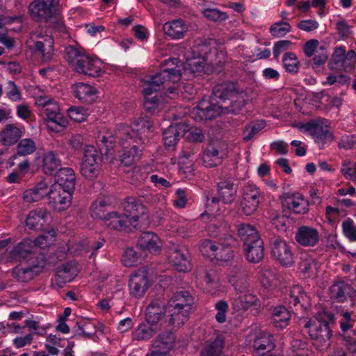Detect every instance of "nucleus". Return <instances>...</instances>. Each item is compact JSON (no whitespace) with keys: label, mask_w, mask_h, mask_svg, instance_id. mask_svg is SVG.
I'll use <instances>...</instances> for the list:
<instances>
[{"label":"nucleus","mask_w":356,"mask_h":356,"mask_svg":"<svg viewBox=\"0 0 356 356\" xmlns=\"http://www.w3.org/2000/svg\"><path fill=\"white\" fill-rule=\"evenodd\" d=\"M39 266L29 268L27 266H17L13 269L12 275L17 281L27 282L38 275Z\"/></svg>","instance_id":"nucleus-41"},{"label":"nucleus","mask_w":356,"mask_h":356,"mask_svg":"<svg viewBox=\"0 0 356 356\" xmlns=\"http://www.w3.org/2000/svg\"><path fill=\"white\" fill-rule=\"evenodd\" d=\"M119 142L124 148L123 152L120 156L121 164L124 166H131L136 161L139 160L144 149L143 143H133V140H129L128 143L125 140H119Z\"/></svg>","instance_id":"nucleus-15"},{"label":"nucleus","mask_w":356,"mask_h":356,"mask_svg":"<svg viewBox=\"0 0 356 356\" xmlns=\"http://www.w3.org/2000/svg\"><path fill=\"white\" fill-rule=\"evenodd\" d=\"M74 268L70 264H63L58 267L56 280L61 283H67L74 278Z\"/></svg>","instance_id":"nucleus-52"},{"label":"nucleus","mask_w":356,"mask_h":356,"mask_svg":"<svg viewBox=\"0 0 356 356\" xmlns=\"http://www.w3.org/2000/svg\"><path fill=\"white\" fill-rule=\"evenodd\" d=\"M260 197V190L255 185L248 184L245 186L241 201V207L245 215L250 216L257 210Z\"/></svg>","instance_id":"nucleus-12"},{"label":"nucleus","mask_w":356,"mask_h":356,"mask_svg":"<svg viewBox=\"0 0 356 356\" xmlns=\"http://www.w3.org/2000/svg\"><path fill=\"white\" fill-rule=\"evenodd\" d=\"M334 316L332 314L323 312L319 318L307 321L305 327L308 330L309 337L315 344L322 349L330 346L332 336L330 325L334 323Z\"/></svg>","instance_id":"nucleus-3"},{"label":"nucleus","mask_w":356,"mask_h":356,"mask_svg":"<svg viewBox=\"0 0 356 356\" xmlns=\"http://www.w3.org/2000/svg\"><path fill=\"white\" fill-rule=\"evenodd\" d=\"M54 1L55 0H33L28 7L29 14L37 22H51L56 19V15Z\"/></svg>","instance_id":"nucleus-7"},{"label":"nucleus","mask_w":356,"mask_h":356,"mask_svg":"<svg viewBox=\"0 0 356 356\" xmlns=\"http://www.w3.org/2000/svg\"><path fill=\"white\" fill-rule=\"evenodd\" d=\"M150 286L147 272L140 268L132 273L129 278V289L132 297L139 298L143 296Z\"/></svg>","instance_id":"nucleus-10"},{"label":"nucleus","mask_w":356,"mask_h":356,"mask_svg":"<svg viewBox=\"0 0 356 356\" xmlns=\"http://www.w3.org/2000/svg\"><path fill=\"white\" fill-rule=\"evenodd\" d=\"M106 226L116 230H124L128 227L129 220L125 216H121L117 212H110L103 218Z\"/></svg>","instance_id":"nucleus-42"},{"label":"nucleus","mask_w":356,"mask_h":356,"mask_svg":"<svg viewBox=\"0 0 356 356\" xmlns=\"http://www.w3.org/2000/svg\"><path fill=\"white\" fill-rule=\"evenodd\" d=\"M188 29V25L181 19L165 22L163 26L164 33L173 39L184 38Z\"/></svg>","instance_id":"nucleus-27"},{"label":"nucleus","mask_w":356,"mask_h":356,"mask_svg":"<svg viewBox=\"0 0 356 356\" xmlns=\"http://www.w3.org/2000/svg\"><path fill=\"white\" fill-rule=\"evenodd\" d=\"M223 152H220L216 144L210 143L202 155V162L205 167L212 168L221 163Z\"/></svg>","instance_id":"nucleus-32"},{"label":"nucleus","mask_w":356,"mask_h":356,"mask_svg":"<svg viewBox=\"0 0 356 356\" xmlns=\"http://www.w3.org/2000/svg\"><path fill=\"white\" fill-rule=\"evenodd\" d=\"M234 257V251L229 246L219 245L216 253H215V259L219 261L220 264L227 263L233 259Z\"/></svg>","instance_id":"nucleus-60"},{"label":"nucleus","mask_w":356,"mask_h":356,"mask_svg":"<svg viewBox=\"0 0 356 356\" xmlns=\"http://www.w3.org/2000/svg\"><path fill=\"white\" fill-rule=\"evenodd\" d=\"M290 31L291 25L285 22L275 23L270 28V33L276 38L283 37Z\"/></svg>","instance_id":"nucleus-63"},{"label":"nucleus","mask_w":356,"mask_h":356,"mask_svg":"<svg viewBox=\"0 0 356 356\" xmlns=\"http://www.w3.org/2000/svg\"><path fill=\"white\" fill-rule=\"evenodd\" d=\"M282 61L286 72L292 74L298 72L300 63L295 54L292 52L285 53Z\"/></svg>","instance_id":"nucleus-58"},{"label":"nucleus","mask_w":356,"mask_h":356,"mask_svg":"<svg viewBox=\"0 0 356 356\" xmlns=\"http://www.w3.org/2000/svg\"><path fill=\"white\" fill-rule=\"evenodd\" d=\"M291 318L289 312L284 306H278L274 308L271 318V322L276 327L284 328L288 325Z\"/></svg>","instance_id":"nucleus-43"},{"label":"nucleus","mask_w":356,"mask_h":356,"mask_svg":"<svg viewBox=\"0 0 356 356\" xmlns=\"http://www.w3.org/2000/svg\"><path fill=\"white\" fill-rule=\"evenodd\" d=\"M168 257L177 270L186 272L191 268L189 252L185 247L172 244L168 248Z\"/></svg>","instance_id":"nucleus-11"},{"label":"nucleus","mask_w":356,"mask_h":356,"mask_svg":"<svg viewBox=\"0 0 356 356\" xmlns=\"http://www.w3.org/2000/svg\"><path fill=\"white\" fill-rule=\"evenodd\" d=\"M206 65V60L204 57L198 56L187 58L185 63V70L192 74H198L203 71Z\"/></svg>","instance_id":"nucleus-55"},{"label":"nucleus","mask_w":356,"mask_h":356,"mask_svg":"<svg viewBox=\"0 0 356 356\" xmlns=\"http://www.w3.org/2000/svg\"><path fill=\"white\" fill-rule=\"evenodd\" d=\"M345 52L346 49L343 46L335 48L329 64L330 69H341L343 70Z\"/></svg>","instance_id":"nucleus-57"},{"label":"nucleus","mask_w":356,"mask_h":356,"mask_svg":"<svg viewBox=\"0 0 356 356\" xmlns=\"http://www.w3.org/2000/svg\"><path fill=\"white\" fill-rule=\"evenodd\" d=\"M197 152L194 149L186 148L180 154V164L185 172H191L193 170V165L196 159Z\"/></svg>","instance_id":"nucleus-49"},{"label":"nucleus","mask_w":356,"mask_h":356,"mask_svg":"<svg viewBox=\"0 0 356 356\" xmlns=\"http://www.w3.org/2000/svg\"><path fill=\"white\" fill-rule=\"evenodd\" d=\"M240 91L237 89L235 83L232 82L222 83L215 86L213 94L214 98L219 99L222 101V104L227 103V101L238 93Z\"/></svg>","instance_id":"nucleus-24"},{"label":"nucleus","mask_w":356,"mask_h":356,"mask_svg":"<svg viewBox=\"0 0 356 356\" xmlns=\"http://www.w3.org/2000/svg\"><path fill=\"white\" fill-rule=\"evenodd\" d=\"M100 169V154L94 146H86L81 163V174L88 179H93L98 176Z\"/></svg>","instance_id":"nucleus-6"},{"label":"nucleus","mask_w":356,"mask_h":356,"mask_svg":"<svg viewBox=\"0 0 356 356\" xmlns=\"http://www.w3.org/2000/svg\"><path fill=\"white\" fill-rule=\"evenodd\" d=\"M319 233L312 227L307 225L300 226L296 233V241L305 247H314L319 242Z\"/></svg>","instance_id":"nucleus-17"},{"label":"nucleus","mask_w":356,"mask_h":356,"mask_svg":"<svg viewBox=\"0 0 356 356\" xmlns=\"http://www.w3.org/2000/svg\"><path fill=\"white\" fill-rule=\"evenodd\" d=\"M229 281L237 293L236 296L248 292L249 284L244 276H232Z\"/></svg>","instance_id":"nucleus-62"},{"label":"nucleus","mask_w":356,"mask_h":356,"mask_svg":"<svg viewBox=\"0 0 356 356\" xmlns=\"http://www.w3.org/2000/svg\"><path fill=\"white\" fill-rule=\"evenodd\" d=\"M266 126L264 121H257L247 124L243 133V140L248 141Z\"/></svg>","instance_id":"nucleus-59"},{"label":"nucleus","mask_w":356,"mask_h":356,"mask_svg":"<svg viewBox=\"0 0 356 356\" xmlns=\"http://www.w3.org/2000/svg\"><path fill=\"white\" fill-rule=\"evenodd\" d=\"M49 129L55 132L60 131L67 125V120L62 113L54 115L44 120Z\"/></svg>","instance_id":"nucleus-54"},{"label":"nucleus","mask_w":356,"mask_h":356,"mask_svg":"<svg viewBox=\"0 0 356 356\" xmlns=\"http://www.w3.org/2000/svg\"><path fill=\"white\" fill-rule=\"evenodd\" d=\"M246 259L251 263H258L264 256V242L261 238L244 245Z\"/></svg>","instance_id":"nucleus-30"},{"label":"nucleus","mask_w":356,"mask_h":356,"mask_svg":"<svg viewBox=\"0 0 356 356\" xmlns=\"http://www.w3.org/2000/svg\"><path fill=\"white\" fill-rule=\"evenodd\" d=\"M225 340L222 335L208 341L202 350V356H222Z\"/></svg>","instance_id":"nucleus-39"},{"label":"nucleus","mask_w":356,"mask_h":356,"mask_svg":"<svg viewBox=\"0 0 356 356\" xmlns=\"http://www.w3.org/2000/svg\"><path fill=\"white\" fill-rule=\"evenodd\" d=\"M170 319L169 323L174 327H179L188 319L191 311L182 309L172 308L169 309Z\"/></svg>","instance_id":"nucleus-45"},{"label":"nucleus","mask_w":356,"mask_h":356,"mask_svg":"<svg viewBox=\"0 0 356 356\" xmlns=\"http://www.w3.org/2000/svg\"><path fill=\"white\" fill-rule=\"evenodd\" d=\"M121 205L129 224L136 227L140 218L144 217L147 213V209L142 201L134 197H128L123 200Z\"/></svg>","instance_id":"nucleus-9"},{"label":"nucleus","mask_w":356,"mask_h":356,"mask_svg":"<svg viewBox=\"0 0 356 356\" xmlns=\"http://www.w3.org/2000/svg\"><path fill=\"white\" fill-rule=\"evenodd\" d=\"M160 240L153 232H147L140 234L138 240V246L151 253H156L160 248Z\"/></svg>","instance_id":"nucleus-29"},{"label":"nucleus","mask_w":356,"mask_h":356,"mask_svg":"<svg viewBox=\"0 0 356 356\" xmlns=\"http://www.w3.org/2000/svg\"><path fill=\"white\" fill-rule=\"evenodd\" d=\"M305 129L317 140L327 138L331 136L329 126L322 120H314L305 124Z\"/></svg>","instance_id":"nucleus-35"},{"label":"nucleus","mask_w":356,"mask_h":356,"mask_svg":"<svg viewBox=\"0 0 356 356\" xmlns=\"http://www.w3.org/2000/svg\"><path fill=\"white\" fill-rule=\"evenodd\" d=\"M186 131L184 126L176 124L169 126L163 133V140L166 147H174Z\"/></svg>","instance_id":"nucleus-28"},{"label":"nucleus","mask_w":356,"mask_h":356,"mask_svg":"<svg viewBox=\"0 0 356 356\" xmlns=\"http://www.w3.org/2000/svg\"><path fill=\"white\" fill-rule=\"evenodd\" d=\"M76 177L74 170L70 168H60L55 175V182L52 185L74 192Z\"/></svg>","instance_id":"nucleus-21"},{"label":"nucleus","mask_w":356,"mask_h":356,"mask_svg":"<svg viewBox=\"0 0 356 356\" xmlns=\"http://www.w3.org/2000/svg\"><path fill=\"white\" fill-rule=\"evenodd\" d=\"M268 241L272 257L281 265L290 266L294 263V254L288 242L276 235L270 236Z\"/></svg>","instance_id":"nucleus-5"},{"label":"nucleus","mask_w":356,"mask_h":356,"mask_svg":"<svg viewBox=\"0 0 356 356\" xmlns=\"http://www.w3.org/2000/svg\"><path fill=\"white\" fill-rule=\"evenodd\" d=\"M225 113L223 104L216 102L215 98L211 100L202 99L191 112V118L196 121L211 120Z\"/></svg>","instance_id":"nucleus-8"},{"label":"nucleus","mask_w":356,"mask_h":356,"mask_svg":"<svg viewBox=\"0 0 356 356\" xmlns=\"http://www.w3.org/2000/svg\"><path fill=\"white\" fill-rule=\"evenodd\" d=\"M35 249V243L31 240H24L16 245L10 252V259L19 261L26 258L33 253Z\"/></svg>","instance_id":"nucleus-34"},{"label":"nucleus","mask_w":356,"mask_h":356,"mask_svg":"<svg viewBox=\"0 0 356 356\" xmlns=\"http://www.w3.org/2000/svg\"><path fill=\"white\" fill-rule=\"evenodd\" d=\"M22 136V131L14 124H7L0 134V140L5 146L14 145Z\"/></svg>","instance_id":"nucleus-38"},{"label":"nucleus","mask_w":356,"mask_h":356,"mask_svg":"<svg viewBox=\"0 0 356 356\" xmlns=\"http://www.w3.org/2000/svg\"><path fill=\"white\" fill-rule=\"evenodd\" d=\"M175 342V337L170 332H165L159 334L153 341L152 352H158L168 356V353L173 347Z\"/></svg>","instance_id":"nucleus-26"},{"label":"nucleus","mask_w":356,"mask_h":356,"mask_svg":"<svg viewBox=\"0 0 356 356\" xmlns=\"http://www.w3.org/2000/svg\"><path fill=\"white\" fill-rule=\"evenodd\" d=\"M342 230L345 236L350 241H356V226L351 219L346 220L342 222Z\"/></svg>","instance_id":"nucleus-64"},{"label":"nucleus","mask_w":356,"mask_h":356,"mask_svg":"<svg viewBox=\"0 0 356 356\" xmlns=\"http://www.w3.org/2000/svg\"><path fill=\"white\" fill-rule=\"evenodd\" d=\"M166 305L161 298L152 300L145 310V318L148 323L156 324L164 316Z\"/></svg>","instance_id":"nucleus-19"},{"label":"nucleus","mask_w":356,"mask_h":356,"mask_svg":"<svg viewBox=\"0 0 356 356\" xmlns=\"http://www.w3.org/2000/svg\"><path fill=\"white\" fill-rule=\"evenodd\" d=\"M156 332L149 323H141L132 332V339L136 341L148 340L155 334Z\"/></svg>","instance_id":"nucleus-47"},{"label":"nucleus","mask_w":356,"mask_h":356,"mask_svg":"<svg viewBox=\"0 0 356 356\" xmlns=\"http://www.w3.org/2000/svg\"><path fill=\"white\" fill-rule=\"evenodd\" d=\"M35 104L40 108L41 115L44 117V120L61 113L57 102L49 96L37 97Z\"/></svg>","instance_id":"nucleus-22"},{"label":"nucleus","mask_w":356,"mask_h":356,"mask_svg":"<svg viewBox=\"0 0 356 356\" xmlns=\"http://www.w3.org/2000/svg\"><path fill=\"white\" fill-rule=\"evenodd\" d=\"M65 58L72 70L79 74L97 77L103 73L100 62L78 47L72 45L66 47Z\"/></svg>","instance_id":"nucleus-1"},{"label":"nucleus","mask_w":356,"mask_h":356,"mask_svg":"<svg viewBox=\"0 0 356 356\" xmlns=\"http://www.w3.org/2000/svg\"><path fill=\"white\" fill-rule=\"evenodd\" d=\"M36 149L35 142L29 138L21 140L17 146V153L13 155V159L18 156H26L33 153Z\"/></svg>","instance_id":"nucleus-56"},{"label":"nucleus","mask_w":356,"mask_h":356,"mask_svg":"<svg viewBox=\"0 0 356 356\" xmlns=\"http://www.w3.org/2000/svg\"><path fill=\"white\" fill-rule=\"evenodd\" d=\"M308 300L309 297L302 286L297 285L291 289L289 299L290 304H293L294 306L300 304L302 307H304L308 302Z\"/></svg>","instance_id":"nucleus-46"},{"label":"nucleus","mask_w":356,"mask_h":356,"mask_svg":"<svg viewBox=\"0 0 356 356\" xmlns=\"http://www.w3.org/2000/svg\"><path fill=\"white\" fill-rule=\"evenodd\" d=\"M115 138L118 139L117 136L115 138L113 136L108 134V136L102 135L99 136L98 145L102 152L104 151L105 154H111L110 152L115 143Z\"/></svg>","instance_id":"nucleus-61"},{"label":"nucleus","mask_w":356,"mask_h":356,"mask_svg":"<svg viewBox=\"0 0 356 356\" xmlns=\"http://www.w3.org/2000/svg\"><path fill=\"white\" fill-rule=\"evenodd\" d=\"M317 263L307 254H301L298 264V270L300 274L305 278L316 277L318 273Z\"/></svg>","instance_id":"nucleus-33"},{"label":"nucleus","mask_w":356,"mask_h":356,"mask_svg":"<svg viewBox=\"0 0 356 356\" xmlns=\"http://www.w3.org/2000/svg\"><path fill=\"white\" fill-rule=\"evenodd\" d=\"M60 165V160L58 154L49 151L43 156V170L45 174L51 175Z\"/></svg>","instance_id":"nucleus-44"},{"label":"nucleus","mask_w":356,"mask_h":356,"mask_svg":"<svg viewBox=\"0 0 356 356\" xmlns=\"http://www.w3.org/2000/svg\"><path fill=\"white\" fill-rule=\"evenodd\" d=\"M226 104H223L225 113H237L245 104L243 92L237 93L234 97L229 99Z\"/></svg>","instance_id":"nucleus-48"},{"label":"nucleus","mask_w":356,"mask_h":356,"mask_svg":"<svg viewBox=\"0 0 356 356\" xmlns=\"http://www.w3.org/2000/svg\"><path fill=\"white\" fill-rule=\"evenodd\" d=\"M72 88L74 96L82 102L90 104L94 102L97 91L93 86L80 82L74 84Z\"/></svg>","instance_id":"nucleus-31"},{"label":"nucleus","mask_w":356,"mask_h":356,"mask_svg":"<svg viewBox=\"0 0 356 356\" xmlns=\"http://www.w3.org/2000/svg\"><path fill=\"white\" fill-rule=\"evenodd\" d=\"M180 73L179 69L172 68L165 70L154 75L148 77L144 81V88L143 93L144 95V108L149 113H154L159 104V99L156 95L162 84L165 83L167 78H179Z\"/></svg>","instance_id":"nucleus-2"},{"label":"nucleus","mask_w":356,"mask_h":356,"mask_svg":"<svg viewBox=\"0 0 356 356\" xmlns=\"http://www.w3.org/2000/svg\"><path fill=\"white\" fill-rule=\"evenodd\" d=\"M74 332L75 335L91 338L95 330L94 325L90 321L81 320L76 323Z\"/></svg>","instance_id":"nucleus-53"},{"label":"nucleus","mask_w":356,"mask_h":356,"mask_svg":"<svg viewBox=\"0 0 356 356\" xmlns=\"http://www.w3.org/2000/svg\"><path fill=\"white\" fill-rule=\"evenodd\" d=\"M237 234L243 242V245L261 238L256 228L247 223H241L237 225Z\"/></svg>","instance_id":"nucleus-37"},{"label":"nucleus","mask_w":356,"mask_h":356,"mask_svg":"<svg viewBox=\"0 0 356 356\" xmlns=\"http://www.w3.org/2000/svg\"><path fill=\"white\" fill-rule=\"evenodd\" d=\"M110 200L107 197L99 198L95 201L90 207L91 216L95 218L103 219L106 214V208L110 204Z\"/></svg>","instance_id":"nucleus-51"},{"label":"nucleus","mask_w":356,"mask_h":356,"mask_svg":"<svg viewBox=\"0 0 356 356\" xmlns=\"http://www.w3.org/2000/svg\"><path fill=\"white\" fill-rule=\"evenodd\" d=\"M253 346L258 354L264 355L275 348L273 336L268 334H261L254 341Z\"/></svg>","instance_id":"nucleus-40"},{"label":"nucleus","mask_w":356,"mask_h":356,"mask_svg":"<svg viewBox=\"0 0 356 356\" xmlns=\"http://www.w3.org/2000/svg\"><path fill=\"white\" fill-rule=\"evenodd\" d=\"M218 193L220 200L227 204H230L236 199L238 186L231 178H222L218 182Z\"/></svg>","instance_id":"nucleus-18"},{"label":"nucleus","mask_w":356,"mask_h":356,"mask_svg":"<svg viewBox=\"0 0 356 356\" xmlns=\"http://www.w3.org/2000/svg\"><path fill=\"white\" fill-rule=\"evenodd\" d=\"M48 184L44 181L39 182L36 186L26 190L22 198L26 202H38L47 195Z\"/></svg>","instance_id":"nucleus-36"},{"label":"nucleus","mask_w":356,"mask_h":356,"mask_svg":"<svg viewBox=\"0 0 356 356\" xmlns=\"http://www.w3.org/2000/svg\"><path fill=\"white\" fill-rule=\"evenodd\" d=\"M72 193V191L51 185L49 191L47 190L49 204L56 210H64L70 205Z\"/></svg>","instance_id":"nucleus-13"},{"label":"nucleus","mask_w":356,"mask_h":356,"mask_svg":"<svg viewBox=\"0 0 356 356\" xmlns=\"http://www.w3.org/2000/svg\"><path fill=\"white\" fill-rule=\"evenodd\" d=\"M152 122L149 117H140L136 119L131 126L120 125L115 132L118 140H125L126 143L129 140H133V143L143 145L145 140L147 139L152 132Z\"/></svg>","instance_id":"nucleus-4"},{"label":"nucleus","mask_w":356,"mask_h":356,"mask_svg":"<svg viewBox=\"0 0 356 356\" xmlns=\"http://www.w3.org/2000/svg\"><path fill=\"white\" fill-rule=\"evenodd\" d=\"M47 222V211L38 208L29 211L26 219V226L33 230H45Z\"/></svg>","instance_id":"nucleus-20"},{"label":"nucleus","mask_w":356,"mask_h":356,"mask_svg":"<svg viewBox=\"0 0 356 356\" xmlns=\"http://www.w3.org/2000/svg\"><path fill=\"white\" fill-rule=\"evenodd\" d=\"M193 303V297L191 293L188 291H179L173 294L170 299L168 307V309L179 308L182 309H186V310L191 311V306Z\"/></svg>","instance_id":"nucleus-25"},{"label":"nucleus","mask_w":356,"mask_h":356,"mask_svg":"<svg viewBox=\"0 0 356 356\" xmlns=\"http://www.w3.org/2000/svg\"><path fill=\"white\" fill-rule=\"evenodd\" d=\"M36 38L41 39L35 43V49L40 53L42 62L47 63L53 60L54 38L48 35H44L42 31L34 33Z\"/></svg>","instance_id":"nucleus-16"},{"label":"nucleus","mask_w":356,"mask_h":356,"mask_svg":"<svg viewBox=\"0 0 356 356\" xmlns=\"http://www.w3.org/2000/svg\"><path fill=\"white\" fill-rule=\"evenodd\" d=\"M281 200L283 207L293 213L305 214L309 211L307 200L300 193H284Z\"/></svg>","instance_id":"nucleus-14"},{"label":"nucleus","mask_w":356,"mask_h":356,"mask_svg":"<svg viewBox=\"0 0 356 356\" xmlns=\"http://www.w3.org/2000/svg\"><path fill=\"white\" fill-rule=\"evenodd\" d=\"M257 302L258 298L254 295L245 292L236 297L234 305L238 309L245 310L252 305H256Z\"/></svg>","instance_id":"nucleus-50"},{"label":"nucleus","mask_w":356,"mask_h":356,"mask_svg":"<svg viewBox=\"0 0 356 356\" xmlns=\"http://www.w3.org/2000/svg\"><path fill=\"white\" fill-rule=\"evenodd\" d=\"M354 293V289L350 284L339 281L334 283L330 288V295L332 299L339 302H343Z\"/></svg>","instance_id":"nucleus-23"}]
</instances>
